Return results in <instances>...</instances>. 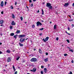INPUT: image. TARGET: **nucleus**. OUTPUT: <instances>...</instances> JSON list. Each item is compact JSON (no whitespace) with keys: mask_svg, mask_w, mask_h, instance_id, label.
<instances>
[{"mask_svg":"<svg viewBox=\"0 0 74 74\" xmlns=\"http://www.w3.org/2000/svg\"><path fill=\"white\" fill-rule=\"evenodd\" d=\"M42 11V15H44V10H43V9H41Z\"/></svg>","mask_w":74,"mask_h":74,"instance_id":"412c9836","label":"nucleus"},{"mask_svg":"<svg viewBox=\"0 0 74 74\" xmlns=\"http://www.w3.org/2000/svg\"><path fill=\"white\" fill-rule=\"evenodd\" d=\"M13 69H14V72H15V71H16V69H15V67H14V65H13Z\"/></svg>","mask_w":74,"mask_h":74,"instance_id":"ddd939ff","label":"nucleus"},{"mask_svg":"<svg viewBox=\"0 0 74 74\" xmlns=\"http://www.w3.org/2000/svg\"><path fill=\"white\" fill-rule=\"evenodd\" d=\"M20 19H21V21H22V20H23V17L22 16H21L20 17Z\"/></svg>","mask_w":74,"mask_h":74,"instance_id":"a878e982","label":"nucleus"},{"mask_svg":"<svg viewBox=\"0 0 74 74\" xmlns=\"http://www.w3.org/2000/svg\"><path fill=\"white\" fill-rule=\"evenodd\" d=\"M39 52L40 53H41L42 51H41V49H39Z\"/></svg>","mask_w":74,"mask_h":74,"instance_id":"4be33fe9","label":"nucleus"},{"mask_svg":"<svg viewBox=\"0 0 74 74\" xmlns=\"http://www.w3.org/2000/svg\"><path fill=\"white\" fill-rule=\"evenodd\" d=\"M17 36H18V35L17 34H16L15 36H14L13 37L15 39H16V38H17Z\"/></svg>","mask_w":74,"mask_h":74,"instance_id":"dca6fc26","label":"nucleus"},{"mask_svg":"<svg viewBox=\"0 0 74 74\" xmlns=\"http://www.w3.org/2000/svg\"><path fill=\"white\" fill-rule=\"evenodd\" d=\"M12 25H15V23L14 22V21H12Z\"/></svg>","mask_w":74,"mask_h":74,"instance_id":"f8f14e48","label":"nucleus"},{"mask_svg":"<svg viewBox=\"0 0 74 74\" xmlns=\"http://www.w3.org/2000/svg\"><path fill=\"white\" fill-rule=\"evenodd\" d=\"M0 5L1 7H3V6L4 5V2H3V1H2L1 2Z\"/></svg>","mask_w":74,"mask_h":74,"instance_id":"0eeeda50","label":"nucleus"},{"mask_svg":"<svg viewBox=\"0 0 74 74\" xmlns=\"http://www.w3.org/2000/svg\"><path fill=\"white\" fill-rule=\"evenodd\" d=\"M44 4H45V2L43 3L42 4H43V5H44Z\"/></svg>","mask_w":74,"mask_h":74,"instance_id":"0e129e2a","label":"nucleus"},{"mask_svg":"<svg viewBox=\"0 0 74 74\" xmlns=\"http://www.w3.org/2000/svg\"><path fill=\"white\" fill-rule=\"evenodd\" d=\"M50 5H51V4L49 3H47L46 7H49Z\"/></svg>","mask_w":74,"mask_h":74,"instance_id":"423d86ee","label":"nucleus"},{"mask_svg":"<svg viewBox=\"0 0 74 74\" xmlns=\"http://www.w3.org/2000/svg\"><path fill=\"white\" fill-rule=\"evenodd\" d=\"M67 55V54H64V56H66Z\"/></svg>","mask_w":74,"mask_h":74,"instance_id":"a19ab883","label":"nucleus"},{"mask_svg":"<svg viewBox=\"0 0 74 74\" xmlns=\"http://www.w3.org/2000/svg\"><path fill=\"white\" fill-rule=\"evenodd\" d=\"M46 55H48V53H46Z\"/></svg>","mask_w":74,"mask_h":74,"instance_id":"09e8293b","label":"nucleus"},{"mask_svg":"<svg viewBox=\"0 0 74 74\" xmlns=\"http://www.w3.org/2000/svg\"><path fill=\"white\" fill-rule=\"evenodd\" d=\"M67 48H69V49H71V48L69 47H67Z\"/></svg>","mask_w":74,"mask_h":74,"instance_id":"680f3d73","label":"nucleus"},{"mask_svg":"<svg viewBox=\"0 0 74 74\" xmlns=\"http://www.w3.org/2000/svg\"><path fill=\"white\" fill-rule=\"evenodd\" d=\"M6 4H7V2L5 1V5Z\"/></svg>","mask_w":74,"mask_h":74,"instance_id":"49530a36","label":"nucleus"},{"mask_svg":"<svg viewBox=\"0 0 74 74\" xmlns=\"http://www.w3.org/2000/svg\"><path fill=\"white\" fill-rule=\"evenodd\" d=\"M32 28H34L35 27V25H32Z\"/></svg>","mask_w":74,"mask_h":74,"instance_id":"c756f323","label":"nucleus"},{"mask_svg":"<svg viewBox=\"0 0 74 74\" xmlns=\"http://www.w3.org/2000/svg\"><path fill=\"white\" fill-rule=\"evenodd\" d=\"M57 28V26L56 25H55L54 27V29H56V28Z\"/></svg>","mask_w":74,"mask_h":74,"instance_id":"b1692460","label":"nucleus"},{"mask_svg":"<svg viewBox=\"0 0 74 74\" xmlns=\"http://www.w3.org/2000/svg\"><path fill=\"white\" fill-rule=\"evenodd\" d=\"M32 0H29V3H32Z\"/></svg>","mask_w":74,"mask_h":74,"instance_id":"79ce46f5","label":"nucleus"},{"mask_svg":"<svg viewBox=\"0 0 74 74\" xmlns=\"http://www.w3.org/2000/svg\"><path fill=\"white\" fill-rule=\"evenodd\" d=\"M44 73H47V69L46 68H45L44 69Z\"/></svg>","mask_w":74,"mask_h":74,"instance_id":"9b49d317","label":"nucleus"},{"mask_svg":"<svg viewBox=\"0 0 74 74\" xmlns=\"http://www.w3.org/2000/svg\"><path fill=\"white\" fill-rule=\"evenodd\" d=\"M33 1H36L37 0H32Z\"/></svg>","mask_w":74,"mask_h":74,"instance_id":"bf43d9fd","label":"nucleus"},{"mask_svg":"<svg viewBox=\"0 0 74 74\" xmlns=\"http://www.w3.org/2000/svg\"><path fill=\"white\" fill-rule=\"evenodd\" d=\"M49 8L50 10H51L52 9V6L51 5H50V6H49Z\"/></svg>","mask_w":74,"mask_h":74,"instance_id":"6ab92c4d","label":"nucleus"},{"mask_svg":"<svg viewBox=\"0 0 74 74\" xmlns=\"http://www.w3.org/2000/svg\"><path fill=\"white\" fill-rule=\"evenodd\" d=\"M3 23H4V21H3V20L0 21V24H3Z\"/></svg>","mask_w":74,"mask_h":74,"instance_id":"4468645a","label":"nucleus"},{"mask_svg":"<svg viewBox=\"0 0 74 74\" xmlns=\"http://www.w3.org/2000/svg\"><path fill=\"white\" fill-rule=\"evenodd\" d=\"M69 22H71V21H73V19H71V20H69Z\"/></svg>","mask_w":74,"mask_h":74,"instance_id":"473e14b6","label":"nucleus"},{"mask_svg":"<svg viewBox=\"0 0 74 74\" xmlns=\"http://www.w3.org/2000/svg\"><path fill=\"white\" fill-rule=\"evenodd\" d=\"M36 71V68L34 67L33 68V72H35Z\"/></svg>","mask_w":74,"mask_h":74,"instance_id":"2eb2a0df","label":"nucleus"},{"mask_svg":"<svg viewBox=\"0 0 74 74\" xmlns=\"http://www.w3.org/2000/svg\"><path fill=\"white\" fill-rule=\"evenodd\" d=\"M25 37H26V35H20L19 36V38H22Z\"/></svg>","mask_w":74,"mask_h":74,"instance_id":"39448f33","label":"nucleus"},{"mask_svg":"<svg viewBox=\"0 0 74 74\" xmlns=\"http://www.w3.org/2000/svg\"><path fill=\"white\" fill-rule=\"evenodd\" d=\"M71 62L72 63H74V61L73 60H72Z\"/></svg>","mask_w":74,"mask_h":74,"instance_id":"e433bc0d","label":"nucleus"},{"mask_svg":"<svg viewBox=\"0 0 74 74\" xmlns=\"http://www.w3.org/2000/svg\"><path fill=\"white\" fill-rule=\"evenodd\" d=\"M44 61L45 62H47L48 61V58H47L44 59Z\"/></svg>","mask_w":74,"mask_h":74,"instance_id":"1a4fd4ad","label":"nucleus"},{"mask_svg":"<svg viewBox=\"0 0 74 74\" xmlns=\"http://www.w3.org/2000/svg\"><path fill=\"white\" fill-rule=\"evenodd\" d=\"M72 6H73V7H74V3H73V4Z\"/></svg>","mask_w":74,"mask_h":74,"instance_id":"3c124183","label":"nucleus"},{"mask_svg":"<svg viewBox=\"0 0 74 74\" xmlns=\"http://www.w3.org/2000/svg\"><path fill=\"white\" fill-rule=\"evenodd\" d=\"M19 45H20V47H23V45L19 43Z\"/></svg>","mask_w":74,"mask_h":74,"instance_id":"5701e85b","label":"nucleus"},{"mask_svg":"<svg viewBox=\"0 0 74 74\" xmlns=\"http://www.w3.org/2000/svg\"><path fill=\"white\" fill-rule=\"evenodd\" d=\"M18 69H20V67L18 66Z\"/></svg>","mask_w":74,"mask_h":74,"instance_id":"774afa93","label":"nucleus"},{"mask_svg":"<svg viewBox=\"0 0 74 74\" xmlns=\"http://www.w3.org/2000/svg\"><path fill=\"white\" fill-rule=\"evenodd\" d=\"M49 38V37H46V38H43L42 40V41H44V42H45L46 41H47L48 40V39Z\"/></svg>","mask_w":74,"mask_h":74,"instance_id":"f03ea898","label":"nucleus"},{"mask_svg":"<svg viewBox=\"0 0 74 74\" xmlns=\"http://www.w3.org/2000/svg\"><path fill=\"white\" fill-rule=\"evenodd\" d=\"M37 26H42V23L40 21H38L37 23Z\"/></svg>","mask_w":74,"mask_h":74,"instance_id":"20e7f679","label":"nucleus"},{"mask_svg":"<svg viewBox=\"0 0 74 74\" xmlns=\"http://www.w3.org/2000/svg\"><path fill=\"white\" fill-rule=\"evenodd\" d=\"M16 33L17 34H19V33H20V30H17L16 32Z\"/></svg>","mask_w":74,"mask_h":74,"instance_id":"f3484780","label":"nucleus"},{"mask_svg":"<svg viewBox=\"0 0 74 74\" xmlns=\"http://www.w3.org/2000/svg\"><path fill=\"white\" fill-rule=\"evenodd\" d=\"M68 29L69 30H70V28L69 27H68Z\"/></svg>","mask_w":74,"mask_h":74,"instance_id":"6e6d98bb","label":"nucleus"},{"mask_svg":"<svg viewBox=\"0 0 74 74\" xmlns=\"http://www.w3.org/2000/svg\"><path fill=\"white\" fill-rule=\"evenodd\" d=\"M72 27H74V24L72 25Z\"/></svg>","mask_w":74,"mask_h":74,"instance_id":"603ef678","label":"nucleus"},{"mask_svg":"<svg viewBox=\"0 0 74 74\" xmlns=\"http://www.w3.org/2000/svg\"><path fill=\"white\" fill-rule=\"evenodd\" d=\"M7 52L8 53H10V51L9 50H7Z\"/></svg>","mask_w":74,"mask_h":74,"instance_id":"cd10ccee","label":"nucleus"},{"mask_svg":"<svg viewBox=\"0 0 74 74\" xmlns=\"http://www.w3.org/2000/svg\"><path fill=\"white\" fill-rule=\"evenodd\" d=\"M40 73L41 74H43V72L42 71L40 72Z\"/></svg>","mask_w":74,"mask_h":74,"instance_id":"c03bdc74","label":"nucleus"},{"mask_svg":"<svg viewBox=\"0 0 74 74\" xmlns=\"http://www.w3.org/2000/svg\"><path fill=\"white\" fill-rule=\"evenodd\" d=\"M10 29H12V26H10Z\"/></svg>","mask_w":74,"mask_h":74,"instance_id":"ea45409f","label":"nucleus"},{"mask_svg":"<svg viewBox=\"0 0 74 74\" xmlns=\"http://www.w3.org/2000/svg\"><path fill=\"white\" fill-rule=\"evenodd\" d=\"M10 36H14V33H11L10 34Z\"/></svg>","mask_w":74,"mask_h":74,"instance_id":"aec40b11","label":"nucleus"},{"mask_svg":"<svg viewBox=\"0 0 74 74\" xmlns=\"http://www.w3.org/2000/svg\"><path fill=\"white\" fill-rule=\"evenodd\" d=\"M37 58H33L31 60V62H35L37 61Z\"/></svg>","mask_w":74,"mask_h":74,"instance_id":"f257e3e1","label":"nucleus"},{"mask_svg":"<svg viewBox=\"0 0 74 74\" xmlns=\"http://www.w3.org/2000/svg\"><path fill=\"white\" fill-rule=\"evenodd\" d=\"M11 9H14V7L12 6H11Z\"/></svg>","mask_w":74,"mask_h":74,"instance_id":"4c0bfd02","label":"nucleus"},{"mask_svg":"<svg viewBox=\"0 0 74 74\" xmlns=\"http://www.w3.org/2000/svg\"><path fill=\"white\" fill-rule=\"evenodd\" d=\"M12 18H13V19H14V18H15V16L14 15V14H12Z\"/></svg>","mask_w":74,"mask_h":74,"instance_id":"a211bd4d","label":"nucleus"},{"mask_svg":"<svg viewBox=\"0 0 74 74\" xmlns=\"http://www.w3.org/2000/svg\"><path fill=\"white\" fill-rule=\"evenodd\" d=\"M66 41L68 43H69V42H70L69 41V40H66Z\"/></svg>","mask_w":74,"mask_h":74,"instance_id":"f704fd0d","label":"nucleus"},{"mask_svg":"<svg viewBox=\"0 0 74 74\" xmlns=\"http://www.w3.org/2000/svg\"><path fill=\"white\" fill-rule=\"evenodd\" d=\"M70 73H69V74H73V73H72V72L70 71Z\"/></svg>","mask_w":74,"mask_h":74,"instance_id":"72a5a7b5","label":"nucleus"},{"mask_svg":"<svg viewBox=\"0 0 74 74\" xmlns=\"http://www.w3.org/2000/svg\"><path fill=\"white\" fill-rule=\"evenodd\" d=\"M39 30H44V28H42L40 29Z\"/></svg>","mask_w":74,"mask_h":74,"instance_id":"7c9ffc66","label":"nucleus"},{"mask_svg":"<svg viewBox=\"0 0 74 74\" xmlns=\"http://www.w3.org/2000/svg\"><path fill=\"white\" fill-rule=\"evenodd\" d=\"M1 14H3V11H2V12H1Z\"/></svg>","mask_w":74,"mask_h":74,"instance_id":"8fccbe9b","label":"nucleus"},{"mask_svg":"<svg viewBox=\"0 0 74 74\" xmlns=\"http://www.w3.org/2000/svg\"><path fill=\"white\" fill-rule=\"evenodd\" d=\"M25 39L24 38H21L20 40V41L21 43H23L25 42Z\"/></svg>","mask_w":74,"mask_h":74,"instance_id":"7ed1b4c3","label":"nucleus"},{"mask_svg":"<svg viewBox=\"0 0 74 74\" xmlns=\"http://www.w3.org/2000/svg\"><path fill=\"white\" fill-rule=\"evenodd\" d=\"M2 44V43L0 42V45H1Z\"/></svg>","mask_w":74,"mask_h":74,"instance_id":"69168bd1","label":"nucleus"},{"mask_svg":"<svg viewBox=\"0 0 74 74\" xmlns=\"http://www.w3.org/2000/svg\"><path fill=\"white\" fill-rule=\"evenodd\" d=\"M8 62H11V58H10V57H8Z\"/></svg>","mask_w":74,"mask_h":74,"instance_id":"9d476101","label":"nucleus"},{"mask_svg":"<svg viewBox=\"0 0 74 74\" xmlns=\"http://www.w3.org/2000/svg\"><path fill=\"white\" fill-rule=\"evenodd\" d=\"M41 69H43V68H44V66H41Z\"/></svg>","mask_w":74,"mask_h":74,"instance_id":"c9c22d12","label":"nucleus"},{"mask_svg":"<svg viewBox=\"0 0 74 74\" xmlns=\"http://www.w3.org/2000/svg\"><path fill=\"white\" fill-rule=\"evenodd\" d=\"M36 49H34V51H36Z\"/></svg>","mask_w":74,"mask_h":74,"instance_id":"338daca9","label":"nucleus"},{"mask_svg":"<svg viewBox=\"0 0 74 74\" xmlns=\"http://www.w3.org/2000/svg\"><path fill=\"white\" fill-rule=\"evenodd\" d=\"M40 12V11H39V10H38V11L37 12H38H38Z\"/></svg>","mask_w":74,"mask_h":74,"instance_id":"13d9d810","label":"nucleus"},{"mask_svg":"<svg viewBox=\"0 0 74 74\" xmlns=\"http://www.w3.org/2000/svg\"><path fill=\"white\" fill-rule=\"evenodd\" d=\"M31 71H33V70H30Z\"/></svg>","mask_w":74,"mask_h":74,"instance_id":"4d7b16f0","label":"nucleus"},{"mask_svg":"<svg viewBox=\"0 0 74 74\" xmlns=\"http://www.w3.org/2000/svg\"><path fill=\"white\" fill-rule=\"evenodd\" d=\"M1 26H3V24L1 25Z\"/></svg>","mask_w":74,"mask_h":74,"instance_id":"052dcab7","label":"nucleus"},{"mask_svg":"<svg viewBox=\"0 0 74 74\" xmlns=\"http://www.w3.org/2000/svg\"><path fill=\"white\" fill-rule=\"evenodd\" d=\"M48 67H49V66H50V64H48Z\"/></svg>","mask_w":74,"mask_h":74,"instance_id":"5fc2aeb1","label":"nucleus"},{"mask_svg":"<svg viewBox=\"0 0 74 74\" xmlns=\"http://www.w3.org/2000/svg\"><path fill=\"white\" fill-rule=\"evenodd\" d=\"M31 7H33V4L32 3L31 5Z\"/></svg>","mask_w":74,"mask_h":74,"instance_id":"2f4dec72","label":"nucleus"},{"mask_svg":"<svg viewBox=\"0 0 74 74\" xmlns=\"http://www.w3.org/2000/svg\"><path fill=\"white\" fill-rule=\"evenodd\" d=\"M42 33H40L39 34L40 36H42Z\"/></svg>","mask_w":74,"mask_h":74,"instance_id":"de8ad7c7","label":"nucleus"},{"mask_svg":"<svg viewBox=\"0 0 74 74\" xmlns=\"http://www.w3.org/2000/svg\"><path fill=\"white\" fill-rule=\"evenodd\" d=\"M69 5V3H65L64 4V7H67L68 5Z\"/></svg>","mask_w":74,"mask_h":74,"instance_id":"6e6552de","label":"nucleus"},{"mask_svg":"<svg viewBox=\"0 0 74 74\" xmlns=\"http://www.w3.org/2000/svg\"><path fill=\"white\" fill-rule=\"evenodd\" d=\"M14 74H17V71L15 72L14 73Z\"/></svg>","mask_w":74,"mask_h":74,"instance_id":"a18cd8bd","label":"nucleus"},{"mask_svg":"<svg viewBox=\"0 0 74 74\" xmlns=\"http://www.w3.org/2000/svg\"><path fill=\"white\" fill-rule=\"evenodd\" d=\"M66 33H67V34H68V35H69V36H70V35H71V34H70L69 33H68L67 31H66Z\"/></svg>","mask_w":74,"mask_h":74,"instance_id":"c85d7f7f","label":"nucleus"},{"mask_svg":"<svg viewBox=\"0 0 74 74\" xmlns=\"http://www.w3.org/2000/svg\"><path fill=\"white\" fill-rule=\"evenodd\" d=\"M0 54H3V52L1 51H0Z\"/></svg>","mask_w":74,"mask_h":74,"instance_id":"37998d69","label":"nucleus"},{"mask_svg":"<svg viewBox=\"0 0 74 74\" xmlns=\"http://www.w3.org/2000/svg\"><path fill=\"white\" fill-rule=\"evenodd\" d=\"M19 58H20V57H18V58H17L16 59V60H19Z\"/></svg>","mask_w":74,"mask_h":74,"instance_id":"bb28decb","label":"nucleus"},{"mask_svg":"<svg viewBox=\"0 0 74 74\" xmlns=\"http://www.w3.org/2000/svg\"><path fill=\"white\" fill-rule=\"evenodd\" d=\"M58 40H59V38H58V37H57L56 39V40L57 41H58Z\"/></svg>","mask_w":74,"mask_h":74,"instance_id":"58836bf2","label":"nucleus"},{"mask_svg":"<svg viewBox=\"0 0 74 74\" xmlns=\"http://www.w3.org/2000/svg\"><path fill=\"white\" fill-rule=\"evenodd\" d=\"M2 35H3V34H0V35L1 36H2Z\"/></svg>","mask_w":74,"mask_h":74,"instance_id":"e2e57ef3","label":"nucleus"},{"mask_svg":"<svg viewBox=\"0 0 74 74\" xmlns=\"http://www.w3.org/2000/svg\"><path fill=\"white\" fill-rule=\"evenodd\" d=\"M16 4H17V2H15V5H16Z\"/></svg>","mask_w":74,"mask_h":74,"instance_id":"864d4df0","label":"nucleus"},{"mask_svg":"<svg viewBox=\"0 0 74 74\" xmlns=\"http://www.w3.org/2000/svg\"><path fill=\"white\" fill-rule=\"evenodd\" d=\"M69 51H71V52H74V50H73V49H70L69 50Z\"/></svg>","mask_w":74,"mask_h":74,"instance_id":"393cba45","label":"nucleus"}]
</instances>
